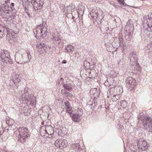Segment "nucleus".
Returning <instances> with one entry per match:
<instances>
[{"label":"nucleus","instance_id":"obj_7","mask_svg":"<svg viewBox=\"0 0 152 152\" xmlns=\"http://www.w3.org/2000/svg\"><path fill=\"white\" fill-rule=\"evenodd\" d=\"M126 83L128 89L130 91L133 90L136 85L135 80L131 77L126 78Z\"/></svg>","mask_w":152,"mask_h":152},{"label":"nucleus","instance_id":"obj_36","mask_svg":"<svg viewBox=\"0 0 152 152\" xmlns=\"http://www.w3.org/2000/svg\"><path fill=\"white\" fill-rule=\"evenodd\" d=\"M117 127L119 128L121 130H122V128H123V126H122L121 124H118V125L117 126Z\"/></svg>","mask_w":152,"mask_h":152},{"label":"nucleus","instance_id":"obj_46","mask_svg":"<svg viewBox=\"0 0 152 152\" xmlns=\"http://www.w3.org/2000/svg\"><path fill=\"white\" fill-rule=\"evenodd\" d=\"M14 16H11V17H10L11 19H10V20H11V19L12 20V19H14Z\"/></svg>","mask_w":152,"mask_h":152},{"label":"nucleus","instance_id":"obj_8","mask_svg":"<svg viewBox=\"0 0 152 152\" xmlns=\"http://www.w3.org/2000/svg\"><path fill=\"white\" fill-rule=\"evenodd\" d=\"M2 33L4 35H6L7 38L9 41L10 40H14L15 39V33L13 32L12 29L6 26V30L5 31L4 29Z\"/></svg>","mask_w":152,"mask_h":152},{"label":"nucleus","instance_id":"obj_49","mask_svg":"<svg viewBox=\"0 0 152 152\" xmlns=\"http://www.w3.org/2000/svg\"><path fill=\"white\" fill-rule=\"evenodd\" d=\"M33 1L34 2H35V0H31V1H31V3H32V2Z\"/></svg>","mask_w":152,"mask_h":152},{"label":"nucleus","instance_id":"obj_51","mask_svg":"<svg viewBox=\"0 0 152 152\" xmlns=\"http://www.w3.org/2000/svg\"><path fill=\"white\" fill-rule=\"evenodd\" d=\"M76 13V12H75V11H74L73 12V13H74V15H75V13Z\"/></svg>","mask_w":152,"mask_h":152},{"label":"nucleus","instance_id":"obj_20","mask_svg":"<svg viewBox=\"0 0 152 152\" xmlns=\"http://www.w3.org/2000/svg\"><path fill=\"white\" fill-rule=\"evenodd\" d=\"M70 151L71 152H77L79 150L80 145L79 143L73 144L70 147Z\"/></svg>","mask_w":152,"mask_h":152},{"label":"nucleus","instance_id":"obj_14","mask_svg":"<svg viewBox=\"0 0 152 152\" xmlns=\"http://www.w3.org/2000/svg\"><path fill=\"white\" fill-rule=\"evenodd\" d=\"M82 114L77 113H73L72 116V120L76 122H79L82 118Z\"/></svg>","mask_w":152,"mask_h":152},{"label":"nucleus","instance_id":"obj_34","mask_svg":"<svg viewBox=\"0 0 152 152\" xmlns=\"http://www.w3.org/2000/svg\"><path fill=\"white\" fill-rule=\"evenodd\" d=\"M5 29V31L6 30V27H5L2 26H0V33L3 31Z\"/></svg>","mask_w":152,"mask_h":152},{"label":"nucleus","instance_id":"obj_27","mask_svg":"<svg viewBox=\"0 0 152 152\" xmlns=\"http://www.w3.org/2000/svg\"><path fill=\"white\" fill-rule=\"evenodd\" d=\"M4 15H5L6 18L7 19H9L10 18V10H9L4 13Z\"/></svg>","mask_w":152,"mask_h":152},{"label":"nucleus","instance_id":"obj_24","mask_svg":"<svg viewBox=\"0 0 152 152\" xmlns=\"http://www.w3.org/2000/svg\"><path fill=\"white\" fill-rule=\"evenodd\" d=\"M61 92L66 97H68V96H69V97H72V94L67 92L66 89H62L61 90Z\"/></svg>","mask_w":152,"mask_h":152},{"label":"nucleus","instance_id":"obj_41","mask_svg":"<svg viewBox=\"0 0 152 152\" xmlns=\"http://www.w3.org/2000/svg\"><path fill=\"white\" fill-rule=\"evenodd\" d=\"M66 61L65 60H63L62 61V63L63 64H66Z\"/></svg>","mask_w":152,"mask_h":152},{"label":"nucleus","instance_id":"obj_1","mask_svg":"<svg viewBox=\"0 0 152 152\" xmlns=\"http://www.w3.org/2000/svg\"><path fill=\"white\" fill-rule=\"evenodd\" d=\"M138 123L142 125L144 129H148L149 132H152V118L149 116L143 115L142 113H139L137 117Z\"/></svg>","mask_w":152,"mask_h":152},{"label":"nucleus","instance_id":"obj_17","mask_svg":"<svg viewBox=\"0 0 152 152\" xmlns=\"http://www.w3.org/2000/svg\"><path fill=\"white\" fill-rule=\"evenodd\" d=\"M15 59L16 62L18 64H22L24 63L22 55L18 53L17 52L15 53Z\"/></svg>","mask_w":152,"mask_h":152},{"label":"nucleus","instance_id":"obj_29","mask_svg":"<svg viewBox=\"0 0 152 152\" xmlns=\"http://www.w3.org/2000/svg\"><path fill=\"white\" fill-rule=\"evenodd\" d=\"M135 66H134V69L136 71H140L141 70L140 66L137 63L135 65Z\"/></svg>","mask_w":152,"mask_h":152},{"label":"nucleus","instance_id":"obj_40","mask_svg":"<svg viewBox=\"0 0 152 152\" xmlns=\"http://www.w3.org/2000/svg\"><path fill=\"white\" fill-rule=\"evenodd\" d=\"M109 3L110 4H111L112 5H114V1H109Z\"/></svg>","mask_w":152,"mask_h":152},{"label":"nucleus","instance_id":"obj_15","mask_svg":"<svg viewBox=\"0 0 152 152\" xmlns=\"http://www.w3.org/2000/svg\"><path fill=\"white\" fill-rule=\"evenodd\" d=\"M12 8L6 4H2L0 6V13H4Z\"/></svg>","mask_w":152,"mask_h":152},{"label":"nucleus","instance_id":"obj_23","mask_svg":"<svg viewBox=\"0 0 152 152\" xmlns=\"http://www.w3.org/2000/svg\"><path fill=\"white\" fill-rule=\"evenodd\" d=\"M35 3L37 4V6L39 10L42 8L45 3L44 0H35Z\"/></svg>","mask_w":152,"mask_h":152},{"label":"nucleus","instance_id":"obj_33","mask_svg":"<svg viewBox=\"0 0 152 152\" xmlns=\"http://www.w3.org/2000/svg\"><path fill=\"white\" fill-rule=\"evenodd\" d=\"M43 33H44L43 34V33L42 34V36L43 37H45L47 35V33H48V32L47 31V29L46 28V30H45V31H43Z\"/></svg>","mask_w":152,"mask_h":152},{"label":"nucleus","instance_id":"obj_31","mask_svg":"<svg viewBox=\"0 0 152 152\" xmlns=\"http://www.w3.org/2000/svg\"><path fill=\"white\" fill-rule=\"evenodd\" d=\"M66 108V110L67 111V112L69 113L70 114H71L72 113L73 110H72V108L71 106H70V107H67Z\"/></svg>","mask_w":152,"mask_h":152},{"label":"nucleus","instance_id":"obj_35","mask_svg":"<svg viewBox=\"0 0 152 152\" xmlns=\"http://www.w3.org/2000/svg\"><path fill=\"white\" fill-rule=\"evenodd\" d=\"M33 8H34V12L35 11V12H38L37 10L39 9V7H33Z\"/></svg>","mask_w":152,"mask_h":152},{"label":"nucleus","instance_id":"obj_12","mask_svg":"<svg viewBox=\"0 0 152 152\" xmlns=\"http://www.w3.org/2000/svg\"><path fill=\"white\" fill-rule=\"evenodd\" d=\"M48 45L43 42H39L37 45L38 51L41 52L42 51L41 53H43L46 52V49L48 48Z\"/></svg>","mask_w":152,"mask_h":152},{"label":"nucleus","instance_id":"obj_25","mask_svg":"<svg viewBox=\"0 0 152 152\" xmlns=\"http://www.w3.org/2000/svg\"><path fill=\"white\" fill-rule=\"evenodd\" d=\"M73 49V46L70 45H68L67 46H66L64 48V50H66L68 53L71 52Z\"/></svg>","mask_w":152,"mask_h":152},{"label":"nucleus","instance_id":"obj_3","mask_svg":"<svg viewBox=\"0 0 152 152\" xmlns=\"http://www.w3.org/2000/svg\"><path fill=\"white\" fill-rule=\"evenodd\" d=\"M1 65L6 66L7 65L12 64V60L10 59V53L7 51H4L0 53Z\"/></svg>","mask_w":152,"mask_h":152},{"label":"nucleus","instance_id":"obj_21","mask_svg":"<svg viewBox=\"0 0 152 152\" xmlns=\"http://www.w3.org/2000/svg\"><path fill=\"white\" fill-rule=\"evenodd\" d=\"M62 86L64 89L68 91H71L73 87L72 85L69 82H67L66 83H63Z\"/></svg>","mask_w":152,"mask_h":152},{"label":"nucleus","instance_id":"obj_38","mask_svg":"<svg viewBox=\"0 0 152 152\" xmlns=\"http://www.w3.org/2000/svg\"><path fill=\"white\" fill-rule=\"evenodd\" d=\"M131 151L132 152H139V150H136L135 149H132L131 150Z\"/></svg>","mask_w":152,"mask_h":152},{"label":"nucleus","instance_id":"obj_2","mask_svg":"<svg viewBox=\"0 0 152 152\" xmlns=\"http://www.w3.org/2000/svg\"><path fill=\"white\" fill-rule=\"evenodd\" d=\"M54 128L51 125L42 126L40 130L41 136L49 138H51L54 136Z\"/></svg>","mask_w":152,"mask_h":152},{"label":"nucleus","instance_id":"obj_50","mask_svg":"<svg viewBox=\"0 0 152 152\" xmlns=\"http://www.w3.org/2000/svg\"><path fill=\"white\" fill-rule=\"evenodd\" d=\"M40 34V31H38V34Z\"/></svg>","mask_w":152,"mask_h":152},{"label":"nucleus","instance_id":"obj_39","mask_svg":"<svg viewBox=\"0 0 152 152\" xmlns=\"http://www.w3.org/2000/svg\"><path fill=\"white\" fill-rule=\"evenodd\" d=\"M147 31L149 32L152 31V29H151V28H147Z\"/></svg>","mask_w":152,"mask_h":152},{"label":"nucleus","instance_id":"obj_44","mask_svg":"<svg viewBox=\"0 0 152 152\" xmlns=\"http://www.w3.org/2000/svg\"><path fill=\"white\" fill-rule=\"evenodd\" d=\"M151 47V44H149L148 45V46H147V47L148 48H149V47Z\"/></svg>","mask_w":152,"mask_h":152},{"label":"nucleus","instance_id":"obj_22","mask_svg":"<svg viewBox=\"0 0 152 152\" xmlns=\"http://www.w3.org/2000/svg\"><path fill=\"white\" fill-rule=\"evenodd\" d=\"M46 28H44L43 27L42 24H40L38 26H37L36 28L34 30L37 34H38V31H40V34H42L43 33V31H45V30H46Z\"/></svg>","mask_w":152,"mask_h":152},{"label":"nucleus","instance_id":"obj_32","mask_svg":"<svg viewBox=\"0 0 152 152\" xmlns=\"http://www.w3.org/2000/svg\"><path fill=\"white\" fill-rule=\"evenodd\" d=\"M64 103L65 105V106L66 107V108L71 106L69 102L67 101H66Z\"/></svg>","mask_w":152,"mask_h":152},{"label":"nucleus","instance_id":"obj_45","mask_svg":"<svg viewBox=\"0 0 152 152\" xmlns=\"http://www.w3.org/2000/svg\"><path fill=\"white\" fill-rule=\"evenodd\" d=\"M11 5L12 6V7H14V5H15V4H14V3H11Z\"/></svg>","mask_w":152,"mask_h":152},{"label":"nucleus","instance_id":"obj_55","mask_svg":"<svg viewBox=\"0 0 152 152\" xmlns=\"http://www.w3.org/2000/svg\"><path fill=\"white\" fill-rule=\"evenodd\" d=\"M1 35H2L1 36H0V37H2L3 36V34H1Z\"/></svg>","mask_w":152,"mask_h":152},{"label":"nucleus","instance_id":"obj_53","mask_svg":"<svg viewBox=\"0 0 152 152\" xmlns=\"http://www.w3.org/2000/svg\"><path fill=\"white\" fill-rule=\"evenodd\" d=\"M151 26H148V28H151Z\"/></svg>","mask_w":152,"mask_h":152},{"label":"nucleus","instance_id":"obj_11","mask_svg":"<svg viewBox=\"0 0 152 152\" xmlns=\"http://www.w3.org/2000/svg\"><path fill=\"white\" fill-rule=\"evenodd\" d=\"M54 144L56 147L60 149H62L66 147L67 143L66 140H60L57 139L55 141Z\"/></svg>","mask_w":152,"mask_h":152},{"label":"nucleus","instance_id":"obj_43","mask_svg":"<svg viewBox=\"0 0 152 152\" xmlns=\"http://www.w3.org/2000/svg\"><path fill=\"white\" fill-rule=\"evenodd\" d=\"M115 96H116V95H113V96H112L111 95H110V96H109V97H110V98L112 97H114Z\"/></svg>","mask_w":152,"mask_h":152},{"label":"nucleus","instance_id":"obj_9","mask_svg":"<svg viewBox=\"0 0 152 152\" xmlns=\"http://www.w3.org/2000/svg\"><path fill=\"white\" fill-rule=\"evenodd\" d=\"M137 145L139 150L142 151H146L148 147L147 143L143 138H140L137 142Z\"/></svg>","mask_w":152,"mask_h":152},{"label":"nucleus","instance_id":"obj_26","mask_svg":"<svg viewBox=\"0 0 152 152\" xmlns=\"http://www.w3.org/2000/svg\"><path fill=\"white\" fill-rule=\"evenodd\" d=\"M83 65L86 69H88L90 66V63L87 61H85L84 62Z\"/></svg>","mask_w":152,"mask_h":152},{"label":"nucleus","instance_id":"obj_48","mask_svg":"<svg viewBox=\"0 0 152 152\" xmlns=\"http://www.w3.org/2000/svg\"><path fill=\"white\" fill-rule=\"evenodd\" d=\"M113 99V100H114V101H116V100H118V99H117V98H115V99H113V98H112Z\"/></svg>","mask_w":152,"mask_h":152},{"label":"nucleus","instance_id":"obj_58","mask_svg":"<svg viewBox=\"0 0 152 152\" xmlns=\"http://www.w3.org/2000/svg\"><path fill=\"white\" fill-rule=\"evenodd\" d=\"M13 83H14V84H15V82H14V81L13 82Z\"/></svg>","mask_w":152,"mask_h":152},{"label":"nucleus","instance_id":"obj_30","mask_svg":"<svg viewBox=\"0 0 152 152\" xmlns=\"http://www.w3.org/2000/svg\"><path fill=\"white\" fill-rule=\"evenodd\" d=\"M120 4L126 6L127 5L124 2V0H117Z\"/></svg>","mask_w":152,"mask_h":152},{"label":"nucleus","instance_id":"obj_37","mask_svg":"<svg viewBox=\"0 0 152 152\" xmlns=\"http://www.w3.org/2000/svg\"><path fill=\"white\" fill-rule=\"evenodd\" d=\"M131 35L132 34L131 33L129 32L126 35V37H128V38H129V39H130L131 38Z\"/></svg>","mask_w":152,"mask_h":152},{"label":"nucleus","instance_id":"obj_57","mask_svg":"<svg viewBox=\"0 0 152 152\" xmlns=\"http://www.w3.org/2000/svg\"><path fill=\"white\" fill-rule=\"evenodd\" d=\"M61 80L63 79V78H61Z\"/></svg>","mask_w":152,"mask_h":152},{"label":"nucleus","instance_id":"obj_13","mask_svg":"<svg viewBox=\"0 0 152 152\" xmlns=\"http://www.w3.org/2000/svg\"><path fill=\"white\" fill-rule=\"evenodd\" d=\"M52 40L54 42V44L56 46L58 47L60 46L61 39L59 35L56 34H54L53 35Z\"/></svg>","mask_w":152,"mask_h":152},{"label":"nucleus","instance_id":"obj_4","mask_svg":"<svg viewBox=\"0 0 152 152\" xmlns=\"http://www.w3.org/2000/svg\"><path fill=\"white\" fill-rule=\"evenodd\" d=\"M92 17L98 23H101V21L103 18V12L99 8L95 10H92L91 13Z\"/></svg>","mask_w":152,"mask_h":152},{"label":"nucleus","instance_id":"obj_5","mask_svg":"<svg viewBox=\"0 0 152 152\" xmlns=\"http://www.w3.org/2000/svg\"><path fill=\"white\" fill-rule=\"evenodd\" d=\"M20 136L19 140L21 143H23L29 136V133L25 127H20L18 129Z\"/></svg>","mask_w":152,"mask_h":152},{"label":"nucleus","instance_id":"obj_19","mask_svg":"<svg viewBox=\"0 0 152 152\" xmlns=\"http://www.w3.org/2000/svg\"><path fill=\"white\" fill-rule=\"evenodd\" d=\"M24 63L28 62L31 58L30 53L27 52H25L22 54Z\"/></svg>","mask_w":152,"mask_h":152},{"label":"nucleus","instance_id":"obj_18","mask_svg":"<svg viewBox=\"0 0 152 152\" xmlns=\"http://www.w3.org/2000/svg\"><path fill=\"white\" fill-rule=\"evenodd\" d=\"M84 9V7L82 5H79L78 8V10L76 9L72 10L71 11V14L72 16L74 15L73 12L75 11L76 13H77L78 15H80V14L83 13V11Z\"/></svg>","mask_w":152,"mask_h":152},{"label":"nucleus","instance_id":"obj_28","mask_svg":"<svg viewBox=\"0 0 152 152\" xmlns=\"http://www.w3.org/2000/svg\"><path fill=\"white\" fill-rule=\"evenodd\" d=\"M121 105L123 107L125 108L127 106V103L125 101L122 100L121 102Z\"/></svg>","mask_w":152,"mask_h":152},{"label":"nucleus","instance_id":"obj_10","mask_svg":"<svg viewBox=\"0 0 152 152\" xmlns=\"http://www.w3.org/2000/svg\"><path fill=\"white\" fill-rule=\"evenodd\" d=\"M23 7L25 13H26L30 18L33 17L32 14H34L33 7L26 3L25 5H23Z\"/></svg>","mask_w":152,"mask_h":152},{"label":"nucleus","instance_id":"obj_6","mask_svg":"<svg viewBox=\"0 0 152 152\" xmlns=\"http://www.w3.org/2000/svg\"><path fill=\"white\" fill-rule=\"evenodd\" d=\"M28 88L26 87L24 89V94H23L22 95V98L23 100H27L28 101H30L32 103L33 105L36 104L34 102L35 101V98L34 97L33 95L30 94H29L28 92Z\"/></svg>","mask_w":152,"mask_h":152},{"label":"nucleus","instance_id":"obj_54","mask_svg":"<svg viewBox=\"0 0 152 152\" xmlns=\"http://www.w3.org/2000/svg\"><path fill=\"white\" fill-rule=\"evenodd\" d=\"M12 8V9H11V10H12L13 11V9H14V8Z\"/></svg>","mask_w":152,"mask_h":152},{"label":"nucleus","instance_id":"obj_47","mask_svg":"<svg viewBox=\"0 0 152 152\" xmlns=\"http://www.w3.org/2000/svg\"><path fill=\"white\" fill-rule=\"evenodd\" d=\"M105 25L106 26H107V25H108V23L106 22H105Z\"/></svg>","mask_w":152,"mask_h":152},{"label":"nucleus","instance_id":"obj_42","mask_svg":"<svg viewBox=\"0 0 152 152\" xmlns=\"http://www.w3.org/2000/svg\"><path fill=\"white\" fill-rule=\"evenodd\" d=\"M148 16H149L150 15V18L152 20V13H151V14H149L148 15Z\"/></svg>","mask_w":152,"mask_h":152},{"label":"nucleus","instance_id":"obj_52","mask_svg":"<svg viewBox=\"0 0 152 152\" xmlns=\"http://www.w3.org/2000/svg\"><path fill=\"white\" fill-rule=\"evenodd\" d=\"M44 123L43 122H42V124H42V125H43V124H44Z\"/></svg>","mask_w":152,"mask_h":152},{"label":"nucleus","instance_id":"obj_56","mask_svg":"<svg viewBox=\"0 0 152 152\" xmlns=\"http://www.w3.org/2000/svg\"><path fill=\"white\" fill-rule=\"evenodd\" d=\"M28 1H30L31 0H27Z\"/></svg>","mask_w":152,"mask_h":152},{"label":"nucleus","instance_id":"obj_16","mask_svg":"<svg viewBox=\"0 0 152 152\" xmlns=\"http://www.w3.org/2000/svg\"><path fill=\"white\" fill-rule=\"evenodd\" d=\"M130 60V64L131 65L134 66L137 63V58L135 56L134 52L132 53L129 55Z\"/></svg>","mask_w":152,"mask_h":152}]
</instances>
